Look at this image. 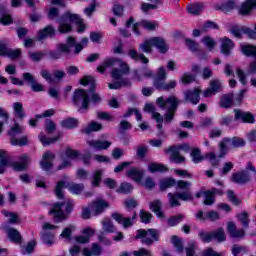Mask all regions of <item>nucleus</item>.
Masks as SVG:
<instances>
[{"instance_id": "obj_6", "label": "nucleus", "mask_w": 256, "mask_h": 256, "mask_svg": "<svg viewBox=\"0 0 256 256\" xmlns=\"http://www.w3.org/2000/svg\"><path fill=\"white\" fill-rule=\"evenodd\" d=\"M167 80V72L164 67L158 69L157 75L154 77L153 86L158 91H171L177 87V81L171 80L170 82H165Z\"/></svg>"}, {"instance_id": "obj_43", "label": "nucleus", "mask_w": 256, "mask_h": 256, "mask_svg": "<svg viewBox=\"0 0 256 256\" xmlns=\"http://www.w3.org/2000/svg\"><path fill=\"white\" fill-rule=\"evenodd\" d=\"M237 219L240 221L241 225L244 227V229H249V223H251V220L249 219V213L242 212L240 214H237Z\"/></svg>"}, {"instance_id": "obj_22", "label": "nucleus", "mask_w": 256, "mask_h": 256, "mask_svg": "<svg viewBox=\"0 0 256 256\" xmlns=\"http://www.w3.org/2000/svg\"><path fill=\"white\" fill-rule=\"evenodd\" d=\"M87 145L92 147V149H96V151H106V149L111 147L112 143L111 141L107 140H88Z\"/></svg>"}, {"instance_id": "obj_14", "label": "nucleus", "mask_w": 256, "mask_h": 256, "mask_svg": "<svg viewBox=\"0 0 256 256\" xmlns=\"http://www.w3.org/2000/svg\"><path fill=\"white\" fill-rule=\"evenodd\" d=\"M111 217L114 221L118 222L119 225H122L124 229H129V227H133V221L137 219V212H134L131 218H125L123 214H120L119 212L112 213Z\"/></svg>"}, {"instance_id": "obj_51", "label": "nucleus", "mask_w": 256, "mask_h": 256, "mask_svg": "<svg viewBox=\"0 0 256 256\" xmlns=\"http://www.w3.org/2000/svg\"><path fill=\"white\" fill-rule=\"evenodd\" d=\"M68 183L65 181H59L56 185L55 188V195L58 199H63L64 195H63V189H65V187H67Z\"/></svg>"}, {"instance_id": "obj_10", "label": "nucleus", "mask_w": 256, "mask_h": 256, "mask_svg": "<svg viewBox=\"0 0 256 256\" xmlns=\"http://www.w3.org/2000/svg\"><path fill=\"white\" fill-rule=\"evenodd\" d=\"M161 236V232L157 229H139L136 232L135 239H142L141 243L144 245H147L148 247H151L155 241H159V237Z\"/></svg>"}, {"instance_id": "obj_59", "label": "nucleus", "mask_w": 256, "mask_h": 256, "mask_svg": "<svg viewBox=\"0 0 256 256\" xmlns=\"http://www.w3.org/2000/svg\"><path fill=\"white\" fill-rule=\"evenodd\" d=\"M45 129H46V133H48V135H53V133H55V131L57 129V125L55 124V122L53 120L48 119V120H46Z\"/></svg>"}, {"instance_id": "obj_31", "label": "nucleus", "mask_w": 256, "mask_h": 256, "mask_svg": "<svg viewBox=\"0 0 256 256\" xmlns=\"http://www.w3.org/2000/svg\"><path fill=\"white\" fill-rule=\"evenodd\" d=\"M83 233H84V236L75 237V241L77 243H81V244L89 243V241H91V235H93L95 231L88 227L83 230Z\"/></svg>"}, {"instance_id": "obj_12", "label": "nucleus", "mask_w": 256, "mask_h": 256, "mask_svg": "<svg viewBox=\"0 0 256 256\" xmlns=\"http://www.w3.org/2000/svg\"><path fill=\"white\" fill-rule=\"evenodd\" d=\"M23 133V126L19 125V123H15L10 130L8 131V135L10 137L11 145H17L18 147H24L29 144V139L27 136H23L18 138L19 135Z\"/></svg>"}, {"instance_id": "obj_64", "label": "nucleus", "mask_w": 256, "mask_h": 256, "mask_svg": "<svg viewBox=\"0 0 256 256\" xmlns=\"http://www.w3.org/2000/svg\"><path fill=\"white\" fill-rule=\"evenodd\" d=\"M47 17H48V19H50V21H53V20L57 19V17H59V8L51 7L48 10Z\"/></svg>"}, {"instance_id": "obj_49", "label": "nucleus", "mask_w": 256, "mask_h": 256, "mask_svg": "<svg viewBox=\"0 0 256 256\" xmlns=\"http://www.w3.org/2000/svg\"><path fill=\"white\" fill-rule=\"evenodd\" d=\"M61 138V135H58L56 137L53 138H47L45 136V134L41 133L39 135V140L42 143V145H51V143H57V141H59V139Z\"/></svg>"}, {"instance_id": "obj_40", "label": "nucleus", "mask_w": 256, "mask_h": 256, "mask_svg": "<svg viewBox=\"0 0 256 256\" xmlns=\"http://www.w3.org/2000/svg\"><path fill=\"white\" fill-rule=\"evenodd\" d=\"M14 115L23 121L25 119V110H23V104L21 102H15L13 104Z\"/></svg>"}, {"instance_id": "obj_58", "label": "nucleus", "mask_w": 256, "mask_h": 256, "mask_svg": "<svg viewBox=\"0 0 256 256\" xmlns=\"http://www.w3.org/2000/svg\"><path fill=\"white\" fill-rule=\"evenodd\" d=\"M74 230H75V226L70 225L63 229L62 233L60 234V237H62V239H67L68 241H70L71 235Z\"/></svg>"}, {"instance_id": "obj_37", "label": "nucleus", "mask_w": 256, "mask_h": 256, "mask_svg": "<svg viewBox=\"0 0 256 256\" xmlns=\"http://www.w3.org/2000/svg\"><path fill=\"white\" fill-rule=\"evenodd\" d=\"M205 5L203 3H194V4H189L187 6L188 13L190 15H200L201 11H203Z\"/></svg>"}, {"instance_id": "obj_63", "label": "nucleus", "mask_w": 256, "mask_h": 256, "mask_svg": "<svg viewBox=\"0 0 256 256\" xmlns=\"http://www.w3.org/2000/svg\"><path fill=\"white\" fill-rule=\"evenodd\" d=\"M65 155H66V157H68V159H72L73 161H75L76 159H78L80 153L77 150L67 148L65 151Z\"/></svg>"}, {"instance_id": "obj_39", "label": "nucleus", "mask_w": 256, "mask_h": 256, "mask_svg": "<svg viewBox=\"0 0 256 256\" xmlns=\"http://www.w3.org/2000/svg\"><path fill=\"white\" fill-rule=\"evenodd\" d=\"M215 239L218 243H223V241H227V235H225V230L220 227L217 230L212 232V240Z\"/></svg>"}, {"instance_id": "obj_32", "label": "nucleus", "mask_w": 256, "mask_h": 256, "mask_svg": "<svg viewBox=\"0 0 256 256\" xmlns=\"http://www.w3.org/2000/svg\"><path fill=\"white\" fill-rule=\"evenodd\" d=\"M177 183L179 181L175 180V178H165L160 181V190L161 191H167V189H171V187H177Z\"/></svg>"}, {"instance_id": "obj_25", "label": "nucleus", "mask_w": 256, "mask_h": 256, "mask_svg": "<svg viewBox=\"0 0 256 256\" xmlns=\"http://www.w3.org/2000/svg\"><path fill=\"white\" fill-rule=\"evenodd\" d=\"M143 175H145V171L139 168H131L126 172V177H129V179H132V181H135L136 183H141V181H143Z\"/></svg>"}, {"instance_id": "obj_8", "label": "nucleus", "mask_w": 256, "mask_h": 256, "mask_svg": "<svg viewBox=\"0 0 256 256\" xmlns=\"http://www.w3.org/2000/svg\"><path fill=\"white\" fill-rule=\"evenodd\" d=\"M20 162H11L9 154L5 150H0V163L4 165H9L14 169V171H25L29 163V156L23 154L19 157Z\"/></svg>"}, {"instance_id": "obj_20", "label": "nucleus", "mask_w": 256, "mask_h": 256, "mask_svg": "<svg viewBox=\"0 0 256 256\" xmlns=\"http://www.w3.org/2000/svg\"><path fill=\"white\" fill-rule=\"evenodd\" d=\"M227 232L232 239H245V230H237V225H235L234 222H228Z\"/></svg>"}, {"instance_id": "obj_16", "label": "nucleus", "mask_w": 256, "mask_h": 256, "mask_svg": "<svg viewBox=\"0 0 256 256\" xmlns=\"http://www.w3.org/2000/svg\"><path fill=\"white\" fill-rule=\"evenodd\" d=\"M55 154L51 151H46L42 160L40 161V166L43 171L49 172L53 169V162L55 161Z\"/></svg>"}, {"instance_id": "obj_35", "label": "nucleus", "mask_w": 256, "mask_h": 256, "mask_svg": "<svg viewBox=\"0 0 256 256\" xmlns=\"http://www.w3.org/2000/svg\"><path fill=\"white\" fill-rule=\"evenodd\" d=\"M61 127L64 129H75V127H78L79 120L77 118H66L60 122Z\"/></svg>"}, {"instance_id": "obj_62", "label": "nucleus", "mask_w": 256, "mask_h": 256, "mask_svg": "<svg viewBox=\"0 0 256 256\" xmlns=\"http://www.w3.org/2000/svg\"><path fill=\"white\" fill-rule=\"evenodd\" d=\"M21 56V50L16 49H10L8 48V50H6V54L5 57H9L10 59H18Z\"/></svg>"}, {"instance_id": "obj_5", "label": "nucleus", "mask_w": 256, "mask_h": 256, "mask_svg": "<svg viewBox=\"0 0 256 256\" xmlns=\"http://www.w3.org/2000/svg\"><path fill=\"white\" fill-rule=\"evenodd\" d=\"M73 200H66L64 202H56L52 205V209L49 214L54 215L55 223H62V221H66L69 219V215L73 213Z\"/></svg>"}, {"instance_id": "obj_52", "label": "nucleus", "mask_w": 256, "mask_h": 256, "mask_svg": "<svg viewBox=\"0 0 256 256\" xmlns=\"http://www.w3.org/2000/svg\"><path fill=\"white\" fill-rule=\"evenodd\" d=\"M190 157H192L193 163H201L203 161V156L201 155V149L194 148L190 153Z\"/></svg>"}, {"instance_id": "obj_50", "label": "nucleus", "mask_w": 256, "mask_h": 256, "mask_svg": "<svg viewBox=\"0 0 256 256\" xmlns=\"http://www.w3.org/2000/svg\"><path fill=\"white\" fill-rule=\"evenodd\" d=\"M149 153V146L147 145H139L136 149V155L138 159H145L147 154Z\"/></svg>"}, {"instance_id": "obj_60", "label": "nucleus", "mask_w": 256, "mask_h": 256, "mask_svg": "<svg viewBox=\"0 0 256 256\" xmlns=\"http://www.w3.org/2000/svg\"><path fill=\"white\" fill-rule=\"evenodd\" d=\"M112 12L115 17H123V13H125V6L121 4H114L112 7Z\"/></svg>"}, {"instance_id": "obj_30", "label": "nucleus", "mask_w": 256, "mask_h": 256, "mask_svg": "<svg viewBox=\"0 0 256 256\" xmlns=\"http://www.w3.org/2000/svg\"><path fill=\"white\" fill-rule=\"evenodd\" d=\"M47 37H55V28L51 25L46 26L38 32L39 41H43V39H47Z\"/></svg>"}, {"instance_id": "obj_54", "label": "nucleus", "mask_w": 256, "mask_h": 256, "mask_svg": "<svg viewBox=\"0 0 256 256\" xmlns=\"http://www.w3.org/2000/svg\"><path fill=\"white\" fill-rule=\"evenodd\" d=\"M183 219H185V216H183V214H180L178 216H171L170 218H168L167 223L169 227H175V225H179V223L182 222Z\"/></svg>"}, {"instance_id": "obj_1", "label": "nucleus", "mask_w": 256, "mask_h": 256, "mask_svg": "<svg viewBox=\"0 0 256 256\" xmlns=\"http://www.w3.org/2000/svg\"><path fill=\"white\" fill-rule=\"evenodd\" d=\"M104 65L106 69L108 67H119V68H113L110 72V75L112 79H114L116 82L109 83L108 87L109 89H121L122 87H131V80L129 78H123V75H129V65L122 60H119L117 58H107L104 60Z\"/></svg>"}, {"instance_id": "obj_33", "label": "nucleus", "mask_w": 256, "mask_h": 256, "mask_svg": "<svg viewBox=\"0 0 256 256\" xmlns=\"http://www.w3.org/2000/svg\"><path fill=\"white\" fill-rule=\"evenodd\" d=\"M6 233L8 235V239H10V241H12L13 243H21V239H23V238L21 236V233L18 232L17 229L9 228V229H7Z\"/></svg>"}, {"instance_id": "obj_3", "label": "nucleus", "mask_w": 256, "mask_h": 256, "mask_svg": "<svg viewBox=\"0 0 256 256\" xmlns=\"http://www.w3.org/2000/svg\"><path fill=\"white\" fill-rule=\"evenodd\" d=\"M59 23L58 31L59 33H71L73 31V26L71 23L78 25L77 32L83 33L85 31V24H83V19L77 14H73L69 11L65 12L59 19L56 20Z\"/></svg>"}, {"instance_id": "obj_28", "label": "nucleus", "mask_w": 256, "mask_h": 256, "mask_svg": "<svg viewBox=\"0 0 256 256\" xmlns=\"http://www.w3.org/2000/svg\"><path fill=\"white\" fill-rule=\"evenodd\" d=\"M103 253V248L98 243H93L91 250L89 248H84L82 250V255L84 256H100Z\"/></svg>"}, {"instance_id": "obj_27", "label": "nucleus", "mask_w": 256, "mask_h": 256, "mask_svg": "<svg viewBox=\"0 0 256 256\" xmlns=\"http://www.w3.org/2000/svg\"><path fill=\"white\" fill-rule=\"evenodd\" d=\"M200 93L201 91L199 89H194L193 91L188 90L184 93V99L185 101H189L193 105H197V103H199Z\"/></svg>"}, {"instance_id": "obj_34", "label": "nucleus", "mask_w": 256, "mask_h": 256, "mask_svg": "<svg viewBox=\"0 0 256 256\" xmlns=\"http://www.w3.org/2000/svg\"><path fill=\"white\" fill-rule=\"evenodd\" d=\"M149 207L151 211H153V213H155L160 219H163V217H165L163 211H161L162 203L160 200H154L153 202H150Z\"/></svg>"}, {"instance_id": "obj_47", "label": "nucleus", "mask_w": 256, "mask_h": 256, "mask_svg": "<svg viewBox=\"0 0 256 256\" xmlns=\"http://www.w3.org/2000/svg\"><path fill=\"white\" fill-rule=\"evenodd\" d=\"M148 170L150 173H156L157 171L160 173H165V171H169L167 167L163 164H157V163H150L148 165Z\"/></svg>"}, {"instance_id": "obj_4", "label": "nucleus", "mask_w": 256, "mask_h": 256, "mask_svg": "<svg viewBox=\"0 0 256 256\" xmlns=\"http://www.w3.org/2000/svg\"><path fill=\"white\" fill-rule=\"evenodd\" d=\"M156 103L160 109L166 111L164 114L165 123H171L175 119V113H177V109L181 105V100L176 98L175 95H171L166 99L160 96L156 99Z\"/></svg>"}, {"instance_id": "obj_29", "label": "nucleus", "mask_w": 256, "mask_h": 256, "mask_svg": "<svg viewBox=\"0 0 256 256\" xmlns=\"http://www.w3.org/2000/svg\"><path fill=\"white\" fill-rule=\"evenodd\" d=\"M252 9H256V0H246L244 3H242L239 13L240 15H249Z\"/></svg>"}, {"instance_id": "obj_9", "label": "nucleus", "mask_w": 256, "mask_h": 256, "mask_svg": "<svg viewBox=\"0 0 256 256\" xmlns=\"http://www.w3.org/2000/svg\"><path fill=\"white\" fill-rule=\"evenodd\" d=\"M80 85H84V87H87V85H89L90 87L88 89L89 104L93 103V105H100V103L103 101V98L101 97V94L95 91L97 87V85L95 84V78L93 76H84L80 80Z\"/></svg>"}, {"instance_id": "obj_17", "label": "nucleus", "mask_w": 256, "mask_h": 256, "mask_svg": "<svg viewBox=\"0 0 256 256\" xmlns=\"http://www.w3.org/2000/svg\"><path fill=\"white\" fill-rule=\"evenodd\" d=\"M89 43V38H82L80 43H77V40L73 36H68L67 38V44L70 47H75L74 55H79L81 53L82 49H85Z\"/></svg>"}, {"instance_id": "obj_21", "label": "nucleus", "mask_w": 256, "mask_h": 256, "mask_svg": "<svg viewBox=\"0 0 256 256\" xmlns=\"http://www.w3.org/2000/svg\"><path fill=\"white\" fill-rule=\"evenodd\" d=\"M221 81L219 79H213L210 81V86L204 91V97H213L216 93L221 91Z\"/></svg>"}, {"instance_id": "obj_53", "label": "nucleus", "mask_w": 256, "mask_h": 256, "mask_svg": "<svg viewBox=\"0 0 256 256\" xmlns=\"http://www.w3.org/2000/svg\"><path fill=\"white\" fill-rule=\"evenodd\" d=\"M7 121H9V113L5 109L0 108V133H3V127Z\"/></svg>"}, {"instance_id": "obj_48", "label": "nucleus", "mask_w": 256, "mask_h": 256, "mask_svg": "<svg viewBox=\"0 0 256 256\" xmlns=\"http://www.w3.org/2000/svg\"><path fill=\"white\" fill-rule=\"evenodd\" d=\"M171 242L174 245L177 253H183L184 248H183V240L179 238L177 235H173L171 238Z\"/></svg>"}, {"instance_id": "obj_36", "label": "nucleus", "mask_w": 256, "mask_h": 256, "mask_svg": "<svg viewBox=\"0 0 256 256\" xmlns=\"http://www.w3.org/2000/svg\"><path fill=\"white\" fill-rule=\"evenodd\" d=\"M101 129H103V124L92 121L84 130H82V133L91 135V133L101 131Z\"/></svg>"}, {"instance_id": "obj_38", "label": "nucleus", "mask_w": 256, "mask_h": 256, "mask_svg": "<svg viewBox=\"0 0 256 256\" xmlns=\"http://www.w3.org/2000/svg\"><path fill=\"white\" fill-rule=\"evenodd\" d=\"M0 23L2 25H11L13 23V19H11V16L7 13V8L4 6L0 7Z\"/></svg>"}, {"instance_id": "obj_44", "label": "nucleus", "mask_w": 256, "mask_h": 256, "mask_svg": "<svg viewBox=\"0 0 256 256\" xmlns=\"http://www.w3.org/2000/svg\"><path fill=\"white\" fill-rule=\"evenodd\" d=\"M152 119H155L157 125V129L159 131V135H165V131H163V116L161 115V113H154L152 115Z\"/></svg>"}, {"instance_id": "obj_46", "label": "nucleus", "mask_w": 256, "mask_h": 256, "mask_svg": "<svg viewBox=\"0 0 256 256\" xmlns=\"http://www.w3.org/2000/svg\"><path fill=\"white\" fill-rule=\"evenodd\" d=\"M152 38L145 40L140 44L139 49L142 53H153V42Z\"/></svg>"}, {"instance_id": "obj_23", "label": "nucleus", "mask_w": 256, "mask_h": 256, "mask_svg": "<svg viewBox=\"0 0 256 256\" xmlns=\"http://www.w3.org/2000/svg\"><path fill=\"white\" fill-rule=\"evenodd\" d=\"M152 46L158 49L159 53L165 54L169 51V45L164 38L161 37H152Z\"/></svg>"}, {"instance_id": "obj_7", "label": "nucleus", "mask_w": 256, "mask_h": 256, "mask_svg": "<svg viewBox=\"0 0 256 256\" xmlns=\"http://www.w3.org/2000/svg\"><path fill=\"white\" fill-rule=\"evenodd\" d=\"M74 107L78 108L79 113H87L89 111V93L85 89H76L72 96Z\"/></svg>"}, {"instance_id": "obj_2", "label": "nucleus", "mask_w": 256, "mask_h": 256, "mask_svg": "<svg viewBox=\"0 0 256 256\" xmlns=\"http://www.w3.org/2000/svg\"><path fill=\"white\" fill-rule=\"evenodd\" d=\"M177 191L183 192H175L168 193L169 205L170 207H180L181 201H193V193H191V182L185 180H179L176 186Z\"/></svg>"}, {"instance_id": "obj_13", "label": "nucleus", "mask_w": 256, "mask_h": 256, "mask_svg": "<svg viewBox=\"0 0 256 256\" xmlns=\"http://www.w3.org/2000/svg\"><path fill=\"white\" fill-rule=\"evenodd\" d=\"M110 204L103 198H97L90 203V209L92 211V217H97L101 213H105V209H109Z\"/></svg>"}, {"instance_id": "obj_24", "label": "nucleus", "mask_w": 256, "mask_h": 256, "mask_svg": "<svg viewBox=\"0 0 256 256\" xmlns=\"http://www.w3.org/2000/svg\"><path fill=\"white\" fill-rule=\"evenodd\" d=\"M220 42H221L220 52L222 53V55L229 57V55H231V50L233 49V47H235V43L232 42L231 39L227 37L220 39Z\"/></svg>"}, {"instance_id": "obj_57", "label": "nucleus", "mask_w": 256, "mask_h": 256, "mask_svg": "<svg viewBox=\"0 0 256 256\" xmlns=\"http://www.w3.org/2000/svg\"><path fill=\"white\" fill-rule=\"evenodd\" d=\"M133 191V185L129 182H123L121 183L120 187L117 190V193H131Z\"/></svg>"}, {"instance_id": "obj_15", "label": "nucleus", "mask_w": 256, "mask_h": 256, "mask_svg": "<svg viewBox=\"0 0 256 256\" xmlns=\"http://www.w3.org/2000/svg\"><path fill=\"white\" fill-rule=\"evenodd\" d=\"M231 181L237 185H247V183H251V174L247 170L233 173L231 176Z\"/></svg>"}, {"instance_id": "obj_61", "label": "nucleus", "mask_w": 256, "mask_h": 256, "mask_svg": "<svg viewBox=\"0 0 256 256\" xmlns=\"http://www.w3.org/2000/svg\"><path fill=\"white\" fill-rule=\"evenodd\" d=\"M201 41L204 43L205 47H207L208 51L215 49V40L210 36H205Z\"/></svg>"}, {"instance_id": "obj_42", "label": "nucleus", "mask_w": 256, "mask_h": 256, "mask_svg": "<svg viewBox=\"0 0 256 256\" xmlns=\"http://www.w3.org/2000/svg\"><path fill=\"white\" fill-rule=\"evenodd\" d=\"M241 51L246 57H255L256 59V46L255 45H244L241 46Z\"/></svg>"}, {"instance_id": "obj_26", "label": "nucleus", "mask_w": 256, "mask_h": 256, "mask_svg": "<svg viewBox=\"0 0 256 256\" xmlns=\"http://www.w3.org/2000/svg\"><path fill=\"white\" fill-rule=\"evenodd\" d=\"M233 99H235V94L233 93L224 94L220 98V107H222L223 109H229L233 107L235 105V102L233 101Z\"/></svg>"}, {"instance_id": "obj_41", "label": "nucleus", "mask_w": 256, "mask_h": 256, "mask_svg": "<svg viewBox=\"0 0 256 256\" xmlns=\"http://www.w3.org/2000/svg\"><path fill=\"white\" fill-rule=\"evenodd\" d=\"M129 57H131V59H133L134 61H142L144 65H147V63H149V59L145 57L144 54H138L137 50H130Z\"/></svg>"}, {"instance_id": "obj_18", "label": "nucleus", "mask_w": 256, "mask_h": 256, "mask_svg": "<svg viewBox=\"0 0 256 256\" xmlns=\"http://www.w3.org/2000/svg\"><path fill=\"white\" fill-rule=\"evenodd\" d=\"M164 153L170 154V161L171 163H176V164H181V163H185V158L184 156L181 155V153L179 152V150H177V146H170L168 148H166L164 150Z\"/></svg>"}, {"instance_id": "obj_19", "label": "nucleus", "mask_w": 256, "mask_h": 256, "mask_svg": "<svg viewBox=\"0 0 256 256\" xmlns=\"http://www.w3.org/2000/svg\"><path fill=\"white\" fill-rule=\"evenodd\" d=\"M235 121H242L243 123H255V116L251 112H244L239 109H234Z\"/></svg>"}, {"instance_id": "obj_11", "label": "nucleus", "mask_w": 256, "mask_h": 256, "mask_svg": "<svg viewBox=\"0 0 256 256\" xmlns=\"http://www.w3.org/2000/svg\"><path fill=\"white\" fill-rule=\"evenodd\" d=\"M231 143L232 147H234L235 149H239V147H245V145L247 144V142L245 141V139L241 138V137H233L231 138H224L220 143H219V159H223V157H225V155H227V153H229V147H227V144Z\"/></svg>"}, {"instance_id": "obj_55", "label": "nucleus", "mask_w": 256, "mask_h": 256, "mask_svg": "<svg viewBox=\"0 0 256 256\" xmlns=\"http://www.w3.org/2000/svg\"><path fill=\"white\" fill-rule=\"evenodd\" d=\"M203 195L205 197V200L203 201L205 205L211 206L215 204V196L211 194L210 190L204 191Z\"/></svg>"}, {"instance_id": "obj_45", "label": "nucleus", "mask_w": 256, "mask_h": 256, "mask_svg": "<svg viewBox=\"0 0 256 256\" xmlns=\"http://www.w3.org/2000/svg\"><path fill=\"white\" fill-rule=\"evenodd\" d=\"M102 229L105 233H115V225L109 218H105L102 221Z\"/></svg>"}, {"instance_id": "obj_56", "label": "nucleus", "mask_w": 256, "mask_h": 256, "mask_svg": "<svg viewBox=\"0 0 256 256\" xmlns=\"http://www.w3.org/2000/svg\"><path fill=\"white\" fill-rule=\"evenodd\" d=\"M140 220L141 223H145V225L151 223V219H153V214L146 212L145 210H140Z\"/></svg>"}]
</instances>
